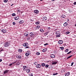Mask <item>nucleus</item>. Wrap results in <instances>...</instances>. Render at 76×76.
<instances>
[{
    "label": "nucleus",
    "instance_id": "nucleus-1",
    "mask_svg": "<svg viewBox=\"0 0 76 76\" xmlns=\"http://www.w3.org/2000/svg\"><path fill=\"white\" fill-rule=\"evenodd\" d=\"M10 45V44H9L8 42H6L4 44V46L5 47H9Z\"/></svg>",
    "mask_w": 76,
    "mask_h": 76
},
{
    "label": "nucleus",
    "instance_id": "nucleus-49",
    "mask_svg": "<svg viewBox=\"0 0 76 76\" xmlns=\"http://www.w3.org/2000/svg\"><path fill=\"white\" fill-rule=\"evenodd\" d=\"M74 5H76V2H74Z\"/></svg>",
    "mask_w": 76,
    "mask_h": 76
},
{
    "label": "nucleus",
    "instance_id": "nucleus-40",
    "mask_svg": "<svg viewBox=\"0 0 76 76\" xmlns=\"http://www.w3.org/2000/svg\"><path fill=\"white\" fill-rule=\"evenodd\" d=\"M48 45V43H46L44 44L45 46H46V45Z\"/></svg>",
    "mask_w": 76,
    "mask_h": 76
},
{
    "label": "nucleus",
    "instance_id": "nucleus-30",
    "mask_svg": "<svg viewBox=\"0 0 76 76\" xmlns=\"http://www.w3.org/2000/svg\"><path fill=\"white\" fill-rule=\"evenodd\" d=\"M3 48H1L0 49V53H1V51H3Z\"/></svg>",
    "mask_w": 76,
    "mask_h": 76
},
{
    "label": "nucleus",
    "instance_id": "nucleus-28",
    "mask_svg": "<svg viewBox=\"0 0 76 76\" xmlns=\"http://www.w3.org/2000/svg\"><path fill=\"white\" fill-rule=\"evenodd\" d=\"M40 32H44V30L42 28L40 29Z\"/></svg>",
    "mask_w": 76,
    "mask_h": 76
},
{
    "label": "nucleus",
    "instance_id": "nucleus-10",
    "mask_svg": "<svg viewBox=\"0 0 76 76\" xmlns=\"http://www.w3.org/2000/svg\"><path fill=\"white\" fill-rule=\"evenodd\" d=\"M30 54V53L29 52H27L26 53V56H28Z\"/></svg>",
    "mask_w": 76,
    "mask_h": 76
},
{
    "label": "nucleus",
    "instance_id": "nucleus-17",
    "mask_svg": "<svg viewBox=\"0 0 76 76\" xmlns=\"http://www.w3.org/2000/svg\"><path fill=\"white\" fill-rule=\"evenodd\" d=\"M41 67V65H40V64H38L36 66V67L37 68H40Z\"/></svg>",
    "mask_w": 76,
    "mask_h": 76
},
{
    "label": "nucleus",
    "instance_id": "nucleus-25",
    "mask_svg": "<svg viewBox=\"0 0 76 76\" xmlns=\"http://www.w3.org/2000/svg\"><path fill=\"white\" fill-rule=\"evenodd\" d=\"M41 66H42L43 67H44V66H45V64L44 63H42V64Z\"/></svg>",
    "mask_w": 76,
    "mask_h": 76
},
{
    "label": "nucleus",
    "instance_id": "nucleus-58",
    "mask_svg": "<svg viewBox=\"0 0 76 76\" xmlns=\"http://www.w3.org/2000/svg\"><path fill=\"white\" fill-rule=\"evenodd\" d=\"M54 0H51V1H54Z\"/></svg>",
    "mask_w": 76,
    "mask_h": 76
},
{
    "label": "nucleus",
    "instance_id": "nucleus-45",
    "mask_svg": "<svg viewBox=\"0 0 76 76\" xmlns=\"http://www.w3.org/2000/svg\"><path fill=\"white\" fill-rule=\"evenodd\" d=\"M66 34H70V32L69 31H67L66 33Z\"/></svg>",
    "mask_w": 76,
    "mask_h": 76
},
{
    "label": "nucleus",
    "instance_id": "nucleus-50",
    "mask_svg": "<svg viewBox=\"0 0 76 76\" xmlns=\"http://www.w3.org/2000/svg\"><path fill=\"white\" fill-rule=\"evenodd\" d=\"M14 5V4H12L11 5V7H12V6H13Z\"/></svg>",
    "mask_w": 76,
    "mask_h": 76
},
{
    "label": "nucleus",
    "instance_id": "nucleus-37",
    "mask_svg": "<svg viewBox=\"0 0 76 76\" xmlns=\"http://www.w3.org/2000/svg\"><path fill=\"white\" fill-rule=\"evenodd\" d=\"M68 51H69V49H66L65 50L66 53H67V52H68Z\"/></svg>",
    "mask_w": 76,
    "mask_h": 76
},
{
    "label": "nucleus",
    "instance_id": "nucleus-42",
    "mask_svg": "<svg viewBox=\"0 0 76 76\" xmlns=\"http://www.w3.org/2000/svg\"><path fill=\"white\" fill-rule=\"evenodd\" d=\"M12 24L13 25H16V23L15 22H13L12 23Z\"/></svg>",
    "mask_w": 76,
    "mask_h": 76
},
{
    "label": "nucleus",
    "instance_id": "nucleus-2",
    "mask_svg": "<svg viewBox=\"0 0 76 76\" xmlns=\"http://www.w3.org/2000/svg\"><path fill=\"white\" fill-rule=\"evenodd\" d=\"M23 69L24 71H26V69H28V68H27V66H23Z\"/></svg>",
    "mask_w": 76,
    "mask_h": 76
},
{
    "label": "nucleus",
    "instance_id": "nucleus-7",
    "mask_svg": "<svg viewBox=\"0 0 76 76\" xmlns=\"http://www.w3.org/2000/svg\"><path fill=\"white\" fill-rule=\"evenodd\" d=\"M19 16H17L15 18V20H18L19 19Z\"/></svg>",
    "mask_w": 76,
    "mask_h": 76
},
{
    "label": "nucleus",
    "instance_id": "nucleus-59",
    "mask_svg": "<svg viewBox=\"0 0 76 76\" xmlns=\"http://www.w3.org/2000/svg\"><path fill=\"white\" fill-rule=\"evenodd\" d=\"M67 27H68V28H69V26H67Z\"/></svg>",
    "mask_w": 76,
    "mask_h": 76
},
{
    "label": "nucleus",
    "instance_id": "nucleus-23",
    "mask_svg": "<svg viewBox=\"0 0 76 76\" xmlns=\"http://www.w3.org/2000/svg\"><path fill=\"white\" fill-rule=\"evenodd\" d=\"M57 64L56 62H53L52 63V64H53V65H54V64Z\"/></svg>",
    "mask_w": 76,
    "mask_h": 76
},
{
    "label": "nucleus",
    "instance_id": "nucleus-19",
    "mask_svg": "<svg viewBox=\"0 0 76 76\" xmlns=\"http://www.w3.org/2000/svg\"><path fill=\"white\" fill-rule=\"evenodd\" d=\"M56 37H60V34L59 33H58L56 35Z\"/></svg>",
    "mask_w": 76,
    "mask_h": 76
},
{
    "label": "nucleus",
    "instance_id": "nucleus-53",
    "mask_svg": "<svg viewBox=\"0 0 76 76\" xmlns=\"http://www.w3.org/2000/svg\"><path fill=\"white\" fill-rule=\"evenodd\" d=\"M38 26L39 28H40V26Z\"/></svg>",
    "mask_w": 76,
    "mask_h": 76
},
{
    "label": "nucleus",
    "instance_id": "nucleus-16",
    "mask_svg": "<svg viewBox=\"0 0 76 76\" xmlns=\"http://www.w3.org/2000/svg\"><path fill=\"white\" fill-rule=\"evenodd\" d=\"M47 48H46L43 49L42 50V52H45V51H47Z\"/></svg>",
    "mask_w": 76,
    "mask_h": 76
},
{
    "label": "nucleus",
    "instance_id": "nucleus-21",
    "mask_svg": "<svg viewBox=\"0 0 76 76\" xmlns=\"http://www.w3.org/2000/svg\"><path fill=\"white\" fill-rule=\"evenodd\" d=\"M23 23V20H21L19 22V23Z\"/></svg>",
    "mask_w": 76,
    "mask_h": 76
},
{
    "label": "nucleus",
    "instance_id": "nucleus-35",
    "mask_svg": "<svg viewBox=\"0 0 76 76\" xmlns=\"http://www.w3.org/2000/svg\"><path fill=\"white\" fill-rule=\"evenodd\" d=\"M37 55H40V53L39 52H37L36 53Z\"/></svg>",
    "mask_w": 76,
    "mask_h": 76
},
{
    "label": "nucleus",
    "instance_id": "nucleus-52",
    "mask_svg": "<svg viewBox=\"0 0 76 76\" xmlns=\"http://www.w3.org/2000/svg\"><path fill=\"white\" fill-rule=\"evenodd\" d=\"M26 48H29V47L27 46L26 47Z\"/></svg>",
    "mask_w": 76,
    "mask_h": 76
},
{
    "label": "nucleus",
    "instance_id": "nucleus-39",
    "mask_svg": "<svg viewBox=\"0 0 76 76\" xmlns=\"http://www.w3.org/2000/svg\"><path fill=\"white\" fill-rule=\"evenodd\" d=\"M58 74V73H53V75H57Z\"/></svg>",
    "mask_w": 76,
    "mask_h": 76
},
{
    "label": "nucleus",
    "instance_id": "nucleus-61",
    "mask_svg": "<svg viewBox=\"0 0 76 76\" xmlns=\"http://www.w3.org/2000/svg\"><path fill=\"white\" fill-rule=\"evenodd\" d=\"M40 0V1H42V0Z\"/></svg>",
    "mask_w": 76,
    "mask_h": 76
},
{
    "label": "nucleus",
    "instance_id": "nucleus-62",
    "mask_svg": "<svg viewBox=\"0 0 76 76\" xmlns=\"http://www.w3.org/2000/svg\"><path fill=\"white\" fill-rule=\"evenodd\" d=\"M28 1H30V0H27Z\"/></svg>",
    "mask_w": 76,
    "mask_h": 76
},
{
    "label": "nucleus",
    "instance_id": "nucleus-5",
    "mask_svg": "<svg viewBox=\"0 0 76 76\" xmlns=\"http://www.w3.org/2000/svg\"><path fill=\"white\" fill-rule=\"evenodd\" d=\"M29 34V33H28V32H26L24 34V36H26V37H28V35Z\"/></svg>",
    "mask_w": 76,
    "mask_h": 76
},
{
    "label": "nucleus",
    "instance_id": "nucleus-31",
    "mask_svg": "<svg viewBox=\"0 0 76 76\" xmlns=\"http://www.w3.org/2000/svg\"><path fill=\"white\" fill-rule=\"evenodd\" d=\"M60 48H61L62 50H64V48L63 47H61Z\"/></svg>",
    "mask_w": 76,
    "mask_h": 76
},
{
    "label": "nucleus",
    "instance_id": "nucleus-8",
    "mask_svg": "<svg viewBox=\"0 0 76 76\" xmlns=\"http://www.w3.org/2000/svg\"><path fill=\"white\" fill-rule=\"evenodd\" d=\"M9 72V70H7L4 72V74H6V73H7L8 72Z\"/></svg>",
    "mask_w": 76,
    "mask_h": 76
},
{
    "label": "nucleus",
    "instance_id": "nucleus-12",
    "mask_svg": "<svg viewBox=\"0 0 76 76\" xmlns=\"http://www.w3.org/2000/svg\"><path fill=\"white\" fill-rule=\"evenodd\" d=\"M34 12L36 14H38L39 13V11L37 10H34Z\"/></svg>",
    "mask_w": 76,
    "mask_h": 76
},
{
    "label": "nucleus",
    "instance_id": "nucleus-15",
    "mask_svg": "<svg viewBox=\"0 0 76 76\" xmlns=\"http://www.w3.org/2000/svg\"><path fill=\"white\" fill-rule=\"evenodd\" d=\"M50 57L52 58H54L55 57V55L54 54H51L50 56Z\"/></svg>",
    "mask_w": 76,
    "mask_h": 76
},
{
    "label": "nucleus",
    "instance_id": "nucleus-14",
    "mask_svg": "<svg viewBox=\"0 0 76 76\" xmlns=\"http://www.w3.org/2000/svg\"><path fill=\"white\" fill-rule=\"evenodd\" d=\"M65 76H69L70 75V72H69L68 73H66V74H65Z\"/></svg>",
    "mask_w": 76,
    "mask_h": 76
},
{
    "label": "nucleus",
    "instance_id": "nucleus-27",
    "mask_svg": "<svg viewBox=\"0 0 76 76\" xmlns=\"http://www.w3.org/2000/svg\"><path fill=\"white\" fill-rule=\"evenodd\" d=\"M61 17L62 18H65L66 17V15H62Z\"/></svg>",
    "mask_w": 76,
    "mask_h": 76
},
{
    "label": "nucleus",
    "instance_id": "nucleus-33",
    "mask_svg": "<svg viewBox=\"0 0 76 76\" xmlns=\"http://www.w3.org/2000/svg\"><path fill=\"white\" fill-rule=\"evenodd\" d=\"M35 29L37 30V29H39V28H38V26H36L35 28Z\"/></svg>",
    "mask_w": 76,
    "mask_h": 76
},
{
    "label": "nucleus",
    "instance_id": "nucleus-51",
    "mask_svg": "<svg viewBox=\"0 0 76 76\" xmlns=\"http://www.w3.org/2000/svg\"><path fill=\"white\" fill-rule=\"evenodd\" d=\"M16 63V61H15V62H12V64H15V63Z\"/></svg>",
    "mask_w": 76,
    "mask_h": 76
},
{
    "label": "nucleus",
    "instance_id": "nucleus-34",
    "mask_svg": "<svg viewBox=\"0 0 76 76\" xmlns=\"http://www.w3.org/2000/svg\"><path fill=\"white\" fill-rule=\"evenodd\" d=\"M29 76H33V74L30 73L29 74Z\"/></svg>",
    "mask_w": 76,
    "mask_h": 76
},
{
    "label": "nucleus",
    "instance_id": "nucleus-57",
    "mask_svg": "<svg viewBox=\"0 0 76 76\" xmlns=\"http://www.w3.org/2000/svg\"><path fill=\"white\" fill-rule=\"evenodd\" d=\"M48 33H49V31H48V32H47L46 33V34H48Z\"/></svg>",
    "mask_w": 76,
    "mask_h": 76
},
{
    "label": "nucleus",
    "instance_id": "nucleus-56",
    "mask_svg": "<svg viewBox=\"0 0 76 76\" xmlns=\"http://www.w3.org/2000/svg\"><path fill=\"white\" fill-rule=\"evenodd\" d=\"M2 61V59H0V62H1Z\"/></svg>",
    "mask_w": 76,
    "mask_h": 76
},
{
    "label": "nucleus",
    "instance_id": "nucleus-4",
    "mask_svg": "<svg viewBox=\"0 0 76 76\" xmlns=\"http://www.w3.org/2000/svg\"><path fill=\"white\" fill-rule=\"evenodd\" d=\"M16 57L17 58H18V59H21V58H22V56L19 55H17L16 56Z\"/></svg>",
    "mask_w": 76,
    "mask_h": 76
},
{
    "label": "nucleus",
    "instance_id": "nucleus-43",
    "mask_svg": "<svg viewBox=\"0 0 76 76\" xmlns=\"http://www.w3.org/2000/svg\"><path fill=\"white\" fill-rule=\"evenodd\" d=\"M71 53H72V51H70V52L67 53V54H70Z\"/></svg>",
    "mask_w": 76,
    "mask_h": 76
},
{
    "label": "nucleus",
    "instance_id": "nucleus-32",
    "mask_svg": "<svg viewBox=\"0 0 76 76\" xmlns=\"http://www.w3.org/2000/svg\"><path fill=\"white\" fill-rule=\"evenodd\" d=\"M7 1H8V0H4V3H7Z\"/></svg>",
    "mask_w": 76,
    "mask_h": 76
},
{
    "label": "nucleus",
    "instance_id": "nucleus-55",
    "mask_svg": "<svg viewBox=\"0 0 76 76\" xmlns=\"http://www.w3.org/2000/svg\"><path fill=\"white\" fill-rule=\"evenodd\" d=\"M48 29L50 30L51 29V28L50 27H48Z\"/></svg>",
    "mask_w": 76,
    "mask_h": 76
},
{
    "label": "nucleus",
    "instance_id": "nucleus-44",
    "mask_svg": "<svg viewBox=\"0 0 76 76\" xmlns=\"http://www.w3.org/2000/svg\"><path fill=\"white\" fill-rule=\"evenodd\" d=\"M73 64H74V62H72L71 63V66H72L73 65Z\"/></svg>",
    "mask_w": 76,
    "mask_h": 76
},
{
    "label": "nucleus",
    "instance_id": "nucleus-41",
    "mask_svg": "<svg viewBox=\"0 0 76 76\" xmlns=\"http://www.w3.org/2000/svg\"><path fill=\"white\" fill-rule=\"evenodd\" d=\"M17 12H20V10H17Z\"/></svg>",
    "mask_w": 76,
    "mask_h": 76
},
{
    "label": "nucleus",
    "instance_id": "nucleus-48",
    "mask_svg": "<svg viewBox=\"0 0 76 76\" xmlns=\"http://www.w3.org/2000/svg\"><path fill=\"white\" fill-rule=\"evenodd\" d=\"M12 66V64H11L9 65V66Z\"/></svg>",
    "mask_w": 76,
    "mask_h": 76
},
{
    "label": "nucleus",
    "instance_id": "nucleus-26",
    "mask_svg": "<svg viewBox=\"0 0 76 76\" xmlns=\"http://www.w3.org/2000/svg\"><path fill=\"white\" fill-rule=\"evenodd\" d=\"M18 52H19V53H22V50L21 49H19Z\"/></svg>",
    "mask_w": 76,
    "mask_h": 76
},
{
    "label": "nucleus",
    "instance_id": "nucleus-20",
    "mask_svg": "<svg viewBox=\"0 0 76 76\" xmlns=\"http://www.w3.org/2000/svg\"><path fill=\"white\" fill-rule=\"evenodd\" d=\"M16 63L15 64V65H19L20 64L19 63V61H18L17 62H16Z\"/></svg>",
    "mask_w": 76,
    "mask_h": 76
},
{
    "label": "nucleus",
    "instance_id": "nucleus-3",
    "mask_svg": "<svg viewBox=\"0 0 76 76\" xmlns=\"http://www.w3.org/2000/svg\"><path fill=\"white\" fill-rule=\"evenodd\" d=\"M23 45L24 47H28V43H25L23 44Z\"/></svg>",
    "mask_w": 76,
    "mask_h": 76
},
{
    "label": "nucleus",
    "instance_id": "nucleus-38",
    "mask_svg": "<svg viewBox=\"0 0 76 76\" xmlns=\"http://www.w3.org/2000/svg\"><path fill=\"white\" fill-rule=\"evenodd\" d=\"M34 64H35V65H37V64H38V62H35L34 63Z\"/></svg>",
    "mask_w": 76,
    "mask_h": 76
},
{
    "label": "nucleus",
    "instance_id": "nucleus-63",
    "mask_svg": "<svg viewBox=\"0 0 76 76\" xmlns=\"http://www.w3.org/2000/svg\"><path fill=\"white\" fill-rule=\"evenodd\" d=\"M75 26H76V24L75 25Z\"/></svg>",
    "mask_w": 76,
    "mask_h": 76
},
{
    "label": "nucleus",
    "instance_id": "nucleus-24",
    "mask_svg": "<svg viewBox=\"0 0 76 76\" xmlns=\"http://www.w3.org/2000/svg\"><path fill=\"white\" fill-rule=\"evenodd\" d=\"M31 71V70H30L28 69H27L26 72H27V73H29V72H30Z\"/></svg>",
    "mask_w": 76,
    "mask_h": 76
},
{
    "label": "nucleus",
    "instance_id": "nucleus-18",
    "mask_svg": "<svg viewBox=\"0 0 76 76\" xmlns=\"http://www.w3.org/2000/svg\"><path fill=\"white\" fill-rule=\"evenodd\" d=\"M1 31L2 32H3V33H5L6 32V31L4 29H3L1 30Z\"/></svg>",
    "mask_w": 76,
    "mask_h": 76
},
{
    "label": "nucleus",
    "instance_id": "nucleus-36",
    "mask_svg": "<svg viewBox=\"0 0 76 76\" xmlns=\"http://www.w3.org/2000/svg\"><path fill=\"white\" fill-rule=\"evenodd\" d=\"M15 15H16L15 13H13L12 14V16H15Z\"/></svg>",
    "mask_w": 76,
    "mask_h": 76
},
{
    "label": "nucleus",
    "instance_id": "nucleus-9",
    "mask_svg": "<svg viewBox=\"0 0 76 76\" xmlns=\"http://www.w3.org/2000/svg\"><path fill=\"white\" fill-rule=\"evenodd\" d=\"M64 26H68V23L67 22H65L63 24Z\"/></svg>",
    "mask_w": 76,
    "mask_h": 76
},
{
    "label": "nucleus",
    "instance_id": "nucleus-47",
    "mask_svg": "<svg viewBox=\"0 0 76 76\" xmlns=\"http://www.w3.org/2000/svg\"><path fill=\"white\" fill-rule=\"evenodd\" d=\"M55 33L56 34H57H57H59L58 33V31H57Z\"/></svg>",
    "mask_w": 76,
    "mask_h": 76
},
{
    "label": "nucleus",
    "instance_id": "nucleus-6",
    "mask_svg": "<svg viewBox=\"0 0 76 76\" xmlns=\"http://www.w3.org/2000/svg\"><path fill=\"white\" fill-rule=\"evenodd\" d=\"M47 20V18L46 17H45L43 18V21H46Z\"/></svg>",
    "mask_w": 76,
    "mask_h": 76
},
{
    "label": "nucleus",
    "instance_id": "nucleus-54",
    "mask_svg": "<svg viewBox=\"0 0 76 76\" xmlns=\"http://www.w3.org/2000/svg\"><path fill=\"white\" fill-rule=\"evenodd\" d=\"M12 65H13V66H14L15 65V64H12Z\"/></svg>",
    "mask_w": 76,
    "mask_h": 76
},
{
    "label": "nucleus",
    "instance_id": "nucleus-22",
    "mask_svg": "<svg viewBox=\"0 0 76 76\" xmlns=\"http://www.w3.org/2000/svg\"><path fill=\"white\" fill-rule=\"evenodd\" d=\"M39 23H40L39 21H37L36 22V25H39Z\"/></svg>",
    "mask_w": 76,
    "mask_h": 76
},
{
    "label": "nucleus",
    "instance_id": "nucleus-13",
    "mask_svg": "<svg viewBox=\"0 0 76 76\" xmlns=\"http://www.w3.org/2000/svg\"><path fill=\"white\" fill-rule=\"evenodd\" d=\"M63 42L62 40H60L58 42V43L59 44H63Z\"/></svg>",
    "mask_w": 76,
    "mask_h": 76
},
{
    "label": "nucleus",
    "instance_id": "nucleus-46",
    "mask_svg": "<svg viewBox=\"0 0 76 76\" xmlns=\"http://www.w3.org/2000/svg\"><path fill=\"white\" fill-rule=\"evenodd\" d=\"M45 67L46 68L48 67V65H45Z\"/></svg>",
    "mask_w": 76,
    "mask_h": 76
},
{
    "label": "nucleus",
    "instance_id": "nucleus-29",
    "mask_svg": "<svg viewBox=\"0 0 76 76\" xmlns=\"http://www.w3.org/2000/svg\"><path fill=\"white\" fill-rule=\"evenodd\" d=\"M72 57V55H71V56H70L68 57H67V58L66 59H68V58H71V57Z\"/></svg>",
    "mask_w": 76,
    "mask_h": 76
},
{
    "label": "nucleus",
    "instance_id": "nucleus-60",
    "mask_svg": "<svg viewBox=\"0 0 76 76\" xmlns=\"http://www.w3.org/2000/svg\"><path fill=\"white\" fill-rule=\"evenodd\" d=\"M46 35H48V34H46Z\"/></svg>",
    "mask_w": 76,
    "mask_h": 76
},
{
    "label": "nucleus",
    "instance_id": "nucleus-64",
    "mask_svg": "<svg viewBox=\"0 0 76 76\" xmlns=\"http://www.w3.org/2000/svg\"><path fill=\"white\" fill-rule=\"evenodd\" d=\"M21 13H22V12H21Z\"/></svg>",
    "mask_w": 76,
    "mask_h": 76
},
{
    "label": "nucleus",
    "instance_id": "nucleus-11",
    "mask_svg": "<svg viewBox=\"0 0 76 76\" xmlns=\"http://www.w3.org/2000/svg\"><path fill=\"white\" fill-rule=\"evenodd\" d=\"M29 36L31 37H33L34 36V33L32 32H31L29 34Z\"/></svg>",
    "mask_w": 76,
    "mask_h": 76
}]
</instances>
